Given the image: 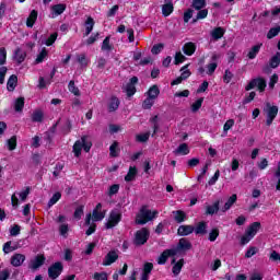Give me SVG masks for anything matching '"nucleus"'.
Segmentation results:
<instances>
[{
	"instance_id": "1",
	"label": "nucleus",
	"mask_w": 280,
	"mask_h": 280,
	"mask_svg": "<svg viewBox=\"0 0 280 280\" xmlns=\"http://www.w3.org/2000/svg\"><path fill=\"white\" fill-rule=\"evenodd\" d=\"M156 215H159V211H153L148 209V207L143 206L139 213L136 217V224H148V222H152V220H154V218H156Z\"/></svg>"
},
{
	"instance_id": "2",
	"label": "nucleus",
	"mask_w": 280,
	"mask_h": 280,
	"mask_svg": "<svg viewBox=\"0 0 280 280\" xmlns=\"http://www.w3.org/2000/svg\"><path fill=\"white\" fill-rule=\"evenodd\" d=\"M93 143H91V141L88 140L86 136H83L80 140H77L73 144V153L74 156H80V154H82V148L84 150V152H91V148H92Z\"/></svg>"
},
{
	"instance_id": "3",
	"label": "nucleus",
	"mask_w": 280,
	"mask_h": 280,
	"mask_svg": "<svg viewBox=\"0 0 280 280\" xmlns=\"http://www.w3.org/2000/svg\"><path fill=\"white\" fill-rule=\"evenodd\" d=\"M264 113L266 114L267 117V126H272V121H275L277 115H279V107L271 105L270 103H267L266 107L264 108Z\"/></svg>"
},
{
	"instance_id": "4",
	"label": "nucleus",
	"mask_w": 280,
	"mask_h": 280,
	"mask_svg": "<svg viewBox=\"0 0 280 280\" xmlns=\"http://www.w3.org/2000/svg\"><path fill=\"white\" fill-rule=\"evenodd\" d=\"M121 222V212L119 210H112L109 218L105 223V229H115Z\"/></svg>"
},
{
	"instance_id": "5",
	"label": "nucleus",
	"mask_w": 280,
	"mask_h": 280,
	"mask_svg": "<svg viewBox=\"0 0 280 280\" xmlns=\"http://www.w3.org/2000/svg\"><path fill=\"white\" fill-rule=\"evenodd\" d=\"M266 79L264 78H256L253 79L245 88L246 91H252V89L258 88V91L260 93H264L266 91Z\"/></svg>"
},
{
	"instance_id": "6",
	"label": "nucleus",
	"mask_w": 280,
	"mask_h": 280,
	"mask_svg": "<svg viewBox=\"0 0 280 280\" xmlns=\"http://www.w3.org/2000/svg\"><path fill=\"white\" fill-rule=\"evenodd\" d=\"M31 188L26 187L25 190H22L21 192H14L11 196V205L16 209L19 207V198L21 199L22 202H25L27 200V196H30Z\"/></svg>"
},
{
	"instance_id": "7",
	"label": "nucleus",
	"mask_w": 280,
	"mask_h": 280,
	"mask_svg": "<svg viewBox=\"0 0 280 280\" xmlns=\"http://www.w3.org/2000/svg\"><path fill=\"white\" fill-rule=\"evenodd\" d=\"M150 237V231L148 229L142 228L141 230L136 232L135 244L136 246H143L148 238Z\"/></svg>"
},
{
	"instance_id": "8",
	"label": "nucleus",
	"mask_w": 280,
	"mask_h": 280,
	"mask_svg": "<svg viewBox=\"0 0 280 280\" xmlns=\"http://www.w3.org/2000/svg\"><path fill=\"white\" fill-rule=\"evenodd\" d=\"M63 266L62 262L57 261L55 264H52L49 268H48V277L49 279H57L59 277V275H62V270H63Z\"/></svg>"
},
{
	"instance_id": "9",
	"label": "nucleus",
	"mask_w": 280,
	"mask_h": 280,
	"mask_svg": "<svg viewBox=\"0 0 280 280\" xmlns=\"http://www.w3.org/2000/svg\"><path fill=\"white\" fill-rule=\"evenodd\" d=\"M175 252V255H180V253H185L186 250H191V242L187 238H180L177 246L172 248Z\"/></svg>"
},
{
	"instance_id": "10",
	"label": "nucleus",
	"mask_w": 280,
	"mask_h": 280,
	"mask_svg": "<svg viewBox=\"0 0 280 280\" xmlns=\"http://www.w3.org/2000/svg\"><path fill=\"white\" fill-rule=\"evenodd\" d=\"M137 82H139V78L132 77L130 79L129 83H127V85L125 86V92L127 93L128 97H132V95H135V93H137V88L135 86V84H137Z\"/></svg>"
},
{
	"instance_id": "11",
	"label": "nucleus",
	"mask_w": 280,
	"mask_h": 280,
	"mask_svg": "<svg viewBox=\"0 0 280 280\" xmlns=\"http://www.w3.org/2000/svg\"><path fill=\"white\" fill-rule=\"evenodd\" d=\"M168 257H176V252H174L172 248L171 249H165L160 257L158 258V264L160 266H163L167 262Z\"/></svg>"
},
{
	"instance_id": "12",
	"label": "nucleus",
	"mask_w": 280,
	"mask_h": 280,
	"mask_svg": "<svg viewBox=\"0 0 280 280\" xmlns=\"http://www.w3.org/2000/svg\"><path fill=\"white\" fill-rule=\"evenodd\" d=\"M51 12H50V19H56L57 16H60L67 10V4H55L51 7Z\"/></svg>"
},
{
	"instance_id": "13",
	"label": "nucleus",
	"mask_w": 280,
	"mask_h": 280,
	"mask_svg": "<svg viewBox=\"0 0 280 280\" xmlns=\"http://www.w3.org/2000/svg\"><path fill=\"white\" fill-rule=\"evenodd\" d=\"M24 261H25V255L23 254H14L10 259V264L14 268H19L23 266Z\"/></svg>"
},
{
	"instance_id": "14",
	"label": "nucleus",
	"mask_w": 280,
	"mask_h": 280,
	"mask_svg": "<svg viewBox=\"0 0 280 280\" xmlns=\"http://www.w3.org/2000/svg\"><path fill=\"white\" fill-rule=\"evenodd\" d=\"M119 259V255L115 250H110L103 260V266H110Z\"/></svg>"
},
{
	"instance_id": "15",
	"label": "nucleus",
	"mask_w": 280,
	"mask_h": 280,
	"mask_svg": "<svg viewBox=\"0 0 280 280\" xmlns=\"http://www.w3.org/2000/svg\"><path fill=\"white\" fill-rule=\"evenodd\" d=\"M25 58H27V52H25V50H23L21 48L15 49V51L13 54V60L18 65H22V62H25Z\"/></svg>"
},
{
	"instance_id": "16",
	"label": "nucleus",
	"mask_w": 280,
	"mask_h": 280,
	"mask_svg": "<svg viewBox=\"0 0 280 280\" xmlns=\"http://www.w3.org/2000/svg\"><path fill=\"white\" fill-rule=\"evenodd\" d=\"M194 231V225H180L177 230V235H179L180 237H187V235H191Z\"/></svg>"
},
{
	"instance_id": "17",
	"label": "nucleus",
	"mask_w": 280,
	"mask_h": 280,
	"mask_svg": "<svg viewBox=\"0 0 280 280\" xmlns=\"http://www.w3.org/2000/svg\"><path fill=\"white\" fill-rule=\"evenodd\" d=\"M43 264H45V256L38 255L33 260H31L30 268L32 270H38Z\"/></svg>"
},
{
	"instance_id": "18",
	"label": "nucleus",
	"mask_w": 280,
	"mask_h": 280,
	"mask_svg": "<svg viewBox=\"0 0 280 280\" xmlns=\"http://www.w3.org/2000/svg\"><path fill=\"white\" fill-rule=\"evenodd\" d=\"M171 264H174L172 269L173 275H175V277H178V275H180V270H183V266H185V259H179L176 262V258H173Z\"/></svg>"
},
{
	"instance_id": "19",
	"label": "nucleus",
	"mask_w": 280,
	"mask_h": 280,
	"mask_svg": "<svg viewBox=\"0 0 280 280\" xmlns=\"http://www.w3.org/2000/svg\"><path fill=\"white\" fill-rule=\"evenodd\" d=\"M119 98H117V96H112L107 105L108 113H115V110L119 108Z\"/></svg>"
},
{
	"instance_id": "20",
	"label": "nucleus",
	"mask_w": 280,
	"mask_h": 280,
	"mask_svg": "<svg viewBox=\"0 0 280 280\" xmlns=\"http://www.w3.org/2000/svg\"><path fill=\"white\" fill-rule=\"evenodd\" d=\"M259 229H261V223L254 222L247 228L245 233L249 234L252 237H255V235H257V233L259 232Z\"/></svg>"
},
{
	"instance_id": "21",
	"label": "nucleus",
	"mask_w": 280,
	"mask_h": 280,
	"mask_svg": "<svg viewBox=\"0 0 280 280\" xmlns=\"http://www.w3.org/2000/svg\"><path fill=\"white\" fill-rule=\"evenodd\" d=\"M183 51L186 56H194L196 54V44L188 42L183 46Z\"/></svg>"
},
{
	"instance_id": "22",
	"label": "nucleus",
	"mask_w": 280,
	"mask_h": 280,
	"mask_svg": "<svg viewBox=\"0 0 280 280\" xmlns=\"http://www.w3.org/2000/svg\"><path fill=\"white\" fill-rule=\"evenodd\" d=\"M262 45H264V44H257V45L253 46V47L249 49L248 54H247V58H248L249 60H255V58H257V54H259V51H260Z\"/></svg>"
},
{
	"instance_id": "23",
	"label": "nucleus",
	"mask_w": 280,
	"mask_h": 280,
	"mask_svg": "<svg viewBox=\"0 0 280 280\" xmlns=\"http://www.w3.org/2000/svg\"><path fill=\"white\" fill-rule=\"evenodd\" d=\"M85 25V33L84 36H89L91 32H93V27H95V20L93 18L89 16L84 23Z\"/></svg>"
},
{
	"instance_id": "24",
	"label": "nucleus",
	"mask_w": 280,
	"mask_h": 280,
	"mask_svg": "<svg viewBox=\"0 0 280 280\" xmlns=\"http://www.w3.org/2000/svg\"><path fill=\"white\" fill-rule=\"evenodd\" d=\"M91 213L86 214L85 218V224L86 226H90L86 232L85 235H93V233H95V229L97 228V225H95V223L91 224Z\"/></svg>"
},
{
	"instance_id": "25",
	"label": "nucleus",
	"mask_w": 280,
	"mask_h": 280,
	"mask_svg": "<svg viewBox=\"0 0 280 280\" xmlns=\"http://www.w3.org/2000/svg\"><path fill=\"white\" fill-rule=\"evenodd\" d=\"M220 211V201H215L212 206L206 207V215H214Z\"/></svg>"
},
{
	"instance_id": "26",
	"label": "nucleus",
	"mask_w": 280,
	"mask_h": 280,
	"mask_svg": "<svg viewBox=\"0 0 280 280\" xmlns=\"http://www.w3.org/2000/svg\"><path fill=\"white\" fill-rule=\"evenodd\" d=\"M37 19L38 12L36 10H33L26 20V27H34V23H36Z\"/></svg>"
},
{
	"instance_id": "27",
	"label": "nucleus",
	"mask_w": 280,
	"mask_h": 280,
	"mask_svg": "<svg viewBox=\"0 0 280 280\" xmlns=\"http://www.w3.org/2000/svg\"><path fill=\"white\" fill-rule=\"evenodd\" d=\"M235 202H237V195H232L228 201L225 202L224 207L221 209V211L224 213L226 211H229V209H231L233 207V205H235Z\"/></svg>"
},
{
	"instance_id": "28",
	"label": "nucleus",
	"mask_w": 280,
	"mask_h": 280,
	"mask_svg": "<svg viewBox=\"0 0 280 280\" xmlns=\"http://www.w3.org/2000/svg\"><path fill=\"white\" fill-rule=\"evenodd\" d=\"M18 82H19V78L16 77V74H12L7 82L8 91H14V89H16Z\"/></svg>"
},
{
	"instance_id": "29",
	"label": "nucleus",
	"mask_w": 280,
	"mask_h": 280,
	"mask_svg": "<svg viewBox=\"0 0 280 280\" xmlns=\"http://www.w3.org/2000/svg\"><path fill=\"white\" fill-rule=\"evenodd\" d=\"M194 231L196 235H207V222H199Z\"/></svg>"
},
{
	"instance_id": "30",
	"label": "nucleus",
	"mask_w": 280,
	"mask_h": 280,
	"mask_svg": "<svg viewBox=\"0 0 280 280\" xmlns=\"http://www.w3.org/2000/svg\"><path fill=\"white\" fill-rule=\"evenodd\" d=\"M25 107V98L24 97H19L14 102V110L15 113H23V108Z\"/></svg>"
},
{
	"instance_id": "31",
	"label": "nucleus",
	"mask_w": 280,
	"mask_h": 280,
	"mask_svg": "<svg viewBox=\"0 0 280 280\" xmlns=\"http://www.w3.org/2000/svg\"><path fill=\"white\" fill-rule=\"evenodd\" d=\"M136 176H137V167L130 166L127 175L125 176L126 183H130L135 180Z\"/></svg>"
},
{
	"instance_id": "32",
	"label": "nucleus",
	"mask_w": 280,
	"mask_h": 280,
	"mask_svg": "<svg viewBox=\"0 0 280 280\" xmlns=\"http://www.w3.org/2000/svg\"><path fill=\"white\" fill-rule=\"evenodd\" d=\"M161 93V91L159 90V86L153 85L149 89V91L147 92L148 97H150L151 100H156V97H159V94Z\"/></svg>"
},
{
	"instance_id": "33",
	"label": "nucleus",
	"mask_w": 280,
	"mask_h": 280,
	"mask_svg": "<svg viewBox=\"0 0 280 280\" xmlns=\"http://www.w3.org/2000/svg\"><path fill=\"white\" fill-rule=\"evenodd\" d=\"M175 154H182L183 156L189 154V147L187 143H182L179 147L174 151Z\"/></svg>"
},
{
	"instance_id": "34",
	"label": "nucleus",
	"mask_w": 280,
	"mask_h": 280,
	"mask_svg": "<svg viewBox=\"0 0 280 280\" xmlns=\"http://www.w3.org/2000/svg\"><path fill=\"white\" fill-rule=\"evenodd\" d=\"M211 36H212L213 40H220V38H222V36H224V28H222V27H215V28L211 32Z\"/></svg>"
},
{
	"instance_id": "35",
	"label": "nucleus",
	"mask_w": 280,
	"mask_h": 280,
	"mask_svg": "<svg viewBox=\"0 0 280 280\" xmlns=\"http://www.w3.org/2000/svg\"><path fill=\"white\" fill-rule=\"evenodd\" d=\"M92 217H93V222H102V220L106 218V212H102L100 210H93Z\"/></svg>"
},
{
	"instance_id": "36",
	"label": "nucleus",
	"mask_w": 280,
	"mask_h": 280,
	"mask_svg": "<svg viewBox=\"0 0 280 280\" xmlns=\"http://www.w3.org/2000/svg\"><path fill=\"white\" fill-rule=\"evenodd\" d=\"M68 90L70 91V93L74 94L77 97H80V89L75 86V81L69 82Z\"/></svg>"
},
{
	"instance_id": "37",
	"label": "nucleus",
	"mask_w": 280,
	"mask_h": 280,
	"mask_svg": "<svg viewBox=\"0 0 280 280\" xmlns=\"http://www.w3.org/2000/svg\"><path fill=\"white\" fill-rule=\"evenodd\" d=\"M174 12V5L172 3H166L162 7V14L164 16H170Z\"/></svg>"
},
{
	"instance_id": "38",
	"label": "nucleus",
	"mask_w": 280,
	"mask_h": 280,
	"mask_svg": "<svg viewBox=\"0 0 280 280\" xmlns=\"http://www.w3.org/2000/svg\"><path fill=\"white\" fill-rule=\"evenodd\" d=\"M174 220L180 224V222H185V212L178 210V211H173Z\"/></svg>"
},
{
	"instance_id": "39",
	"label": "nucleus",
	"mask_w": 280,
	"mask_h": 280,
	"mask_svg": "<svg viewBox=\"0 0 280 280\" xmlns=\"http://www.w3.org/2000/svg\"><path fill=\"white\" fill-rule=\"evenodd\" d=\"M102 51H110L113 49V45H110V36H107L102 44Z\"/></svg>"
},
{
	"instance_id": "40",
	"label": "nucleus",
	"mask_w": 280,
	"mask_h": 280,
	"mask_svg": "<svg viewBox=\"0 0 280 280\" xmlns=\"http://www.w3.org/2000/svg\"><path fill=\"white\" fill-rule=\"evenodd\" d=\"M280 65V52H277L271 59H270V68L277 69Z\"/></svg>"
},
{
	"instance_id": "41",
	"label": "nucleus",
	"mask_w": 280,
	"mask_h": 280,
	"mask_svg": "<svg viewBox=\"0 0 280 280\" xmlns=\"http://www.w3.org/2000/svg\"><path fill=\"white\" fill-rule=\"evenodd\" d=\"M279 33H280V26L272 27L267 33V38L271 40V38H275V36H279Z\"/></svg>"
},
{
	"instance_id": "42",
	"label": "nucleus",
	"mask_w": 280,
	"mask_h": 280,
	"mask_svg": "<svg viewBox=\"0 0 280 280\" xmlns=\"http://www.w3.org/2000/svg\"><path fill=\"white\" fill-rule=\"evenodd\" d=\"M202 102H205V98H198L192 105H191V110L192 113H198L200 108H202Z\"/></svg>"
},
{
	"instance_id": "43",
	"label": "nucleus",
	"mask_w": 280,
	"mask_h": 280,
	"mask_svg": "<svg viewBox=\"0 0 280 280\" xmlns=\"http://www.w3.org/2000/svg\"><path fill=\"white\" fill-rule=\"evenodd\" d=\"M207 5V0H194L192 1V8L195 10H202Z\"/></svg>"
},
{
	"instance_id": "44",
	"label": "nucleus",
	"mask_w": 280,
	"mask_h": 280,
	"mask_svg": "<svg viewBox=\"0 0 280 280\" xmlns=\"http://www.w3.org/2000/svg\"><path fill=\"white\" fill-rule=\"evenodd\" d=\"M47 58V49L43 48L42 51L37 55L35 60L36 65H40Z\"/></svg>"
},
{
	"instance_id": "45",
	"label": "nucleus",
	"mask_w": 280,
	"mask_h": 280,
	"mask_svg": "<svg viewBox=\"0 0 280 280\" xmlns=\"http://www.w3.org/2000/svg\"><path fill=\"white\" fill-rule=\"evenodd\" d=\"M60 198H62V194L55 192L52 195V197L50 198V200L48 201V207H54V205H56V202H58V200H60Z\"/></svg>"
},
{
	"instance_id": "46",
	"label": "nucleus",
	"mask_w": 280,
	"mask_h": 280,
	"mask_svg": "<svg viewBox=\"0 0 280 280\" xmlns=\"http://www.w3.org/2000/svg\"><path fill=\"white\" fill-rule=\"evenodd\" d=\"M189 65H186L184 66L182 69H180V78L182 80H187V78H189V75H191V71H189Z\"/></svg>"
},
{
	"instance_id": "47",
	"label": "nucleus",
	"mask_w": 280,
	"mask_h": 280,
	"mask_svg": "<svg viewBox=\"0 0 280 280\" xmlns=\"http://www.w3.org/2000/svg\"><path fill=\"white\" fill-rule=\"evenodd\" d=\"M43 112L42 110H35L32 115V121L40 122L43 121Z\"/></svg>"
},
{
	"instance_id": "48",
	"label": "nucleus",
	"mask_w": 280,
	"mask_h": 280,
	"mask_svg": "<svg viewBox=\"0 0 280 280\" xmlns=\"http://www.w3.org/2000/svg\"><path fill=\"white\" fill-rule=\"evenodd\" d=\"M152 106H154V98L148 96L142 104V108L149 110V108H152Z\"/></svg>"
},
{
	"instance_id": "49",
	"label": "nucleus",
	"mask_w": 280,
	"mask_h": 280,
	"mask_svg": "<svg viewBox=\"0 0 280 280\" xmlns=\"http://www.w3.org/2000/svg\"><path fill=\"white\" fill-rule=\"evenodd\" d=\"M219 236H220V230L213 229L209 233L208 240H209V242H215V240H218Z\"/></svg>"
},
{
	"instance_id": "50",
	"label": "nucleus",
	"mask_w": 280,
	"mask_h": 280,
	"mask_svg": "<svg viewBox=\"0 0 280 280\" xmlns=\"http://www.w3.org/2000/svg\"><path fill=\"white\" fill-rule=\"evenodd\" d=\"M14 250H16V248L12 247V241H9V242L4 243V245H3L4 255H8V254H10Z\"/></svg>"
},
{
	"instance_id": "51",
	"label": "nucleus",
	"mask_w": 280,
	"mask_h": 280,
	"mask_svg": "<svg viewBox=\"0 0 280 280\" xmlns=\"http://www.w3.org/2000/svg\"><path fill=\"white\" fill-rule=\"evenodd\" d=\"M8 148L9 150H16V136H12L8 141Z\"/></svg>"
},
{
	"instance_id": "52",
	"label": "nucleus",
	"mask_w": 280,
	"mask_h": 280,
	"mask_svg": "<svg viewBox=\"0 0 280 280\" xmlns=\"http://www.w3.org/2000/svg\"><path fill=\"white\" fill-rule=\"evenodd\" d=\"M233 126H235L234 119L226 120V122L223 126V132L226 135V132H229V130H231Z\"/></svg>"
},
{
	"instance_id": "53",
	"label": "nucleus",
	"mask_w": 280,
	"mask_h": 280,
	"mask_svg": "<svg viewBox=\"0 0 280 280\" xmlns=\"http://www.w3.org/2000/svg\"><path fill=\"white\" fill-rule=\"evenodd\" d=\"M82 215H84V207H78L74 211L73 218H75V220H81Z\"/></svg>"
},
{
	"instance_id": "54",
	"label": "nucleus",
	"mask_w": 280,
	"mask_h": 280,
	"mask_svg": "<svg viewBox=\"0 0 280 280\" xmlns=\"http://www.w3.org/2000/svg\"><path fill=\"white\" fill-rule=\"evenodd\" d=\"M118 143L114 142L110 147H109V154L113 158L119 156V153L117 152V148H118Z\"/></svg>"
},
{
	"instance_id": "55",
	"label": "nucleus",
	"mask_w": 280,
	"mask_h": 280,
	"mask_svg": "<svg viewBox=\"0 0 280 280\" xmlns=\"http://www.w3.org/2000/svg\"><path fill=\"white\" fill-rule=\"evenodd\" d=\"M8 58V51L4 47L0 48V67L1 65H5V60Z\"/></svg>"
},
{
	"instance_id": "56",
	"label": "nucleus",
	"mask_w": 280,
	"mask_h": 280,
	"mask_svg": "<svg viewBox=\"0 0 280 280\" xmlns=\"http://www.w3.org/2000/svg\"><path fill=\"white\" fill-rule=\"evenodd\" d=\"M137 141H139L140 143H145V141H148V139H150V132H145V133H140L136 137Z\"/></svg>"
},
{
	"instance_id": "57",
	"label": "nucleus",
	"mask_w": 280,
	"mask_h": 280,
	"mask_svg": "<svg viewBox=\"0 0 280 280\" xmlns=\"http://www.w3.org/2000/svg\"><path fill=\"white\" fill-rule=\"evenodd\" d=\"M10 235L12 237H16V235H21V225H13L10 230Z\"/></svg>"
},
{
	"instance_id": "58",
	"label": "nucleus",
	"mask_w": 280,
	"mask_h": 280,
	"mask_svg": "<svg viewBox=\"0 0 280 280\" xmlns=\"http://www.w3.org/2000/svg\"><path fill=\"white\" fill-rule=\"evenodd\" d=\"M208 14H209V10H207V9H200V10L198 11V13H197V21H200V20H202V19H207Z\"/></svg>"
},
{
	"instance_id": "59",
	"label": "nucleus",
	"mask_w": 280,
	"mask_h": 280,
	"mask_svg": "<svg viewBox=\"0 0 280 280\" xmlns=\"http://www.w3.org/2000/svg\"><path fill=\"white\" fill-rule=\"evenodd\" d=\"M254 236H250V234H247V232H245V234L241 237V244L242 246H246V244H248V242H250V240H253Z\"/></svg>"
},
{
	"instance_id": "60",
	"label": "nucleus",
	"mask_w": 280,
	"mask_h": 280,
	"mask_svg": "<svg viewBox=\"0 0 280 280\" xmlns=\"http://www.w3.org/2000/svg\"><path fill=\"white\" fill-rule=\"evenodd\" d=\"M11 271L10 269H3L0 271V280H9Z\"/></svg>"
},
{
	"instance_id": "61",
	"label": "nucleus",
	"mask_w": 280,
	"mask_h": 280,
	"mask_svg": "<svg viewBox=\"0 0 280 280\" xmlns=\"http://www.w3.org/2000/svg\"><path fill=\"white\" fill-rule=\"evenodd\" d=\"M186 57L183 55V52H176L175 54V65H180V62H185Z\"/></svg>"
},
{
	"instance_id": "62",
	"label": "nucleus",
	"mask_w": 280,
	"mask_h": 280,
	"mask_svg": "<svg viewBox=\"0 0 280 280\" xmlns=\"http://www.w3.org/2000/svg\"><path fill=\"white\" fill-rule=\"evenodd\" d=\"M254 255H257V247H249L245 254V257L250 259V257H254Z\"/></svg>"
},
{
	"instance_id": "63",
	"label": "nucleus",
	"mask_w": 280,
	"mask_h": 280,
	"mask_svg": "<svg viewBox=\"0 0 280 280\" xmlns=\"http://www.w3.org/2000/svg\"><path fill=\"white\" fill-rule=\"evenodd\" d=\"M119 192V185L114 184L109 187L108 196H115V194Z\"/></svg>"
},
{
	"instance_id": "64",
	"label": "nucleus",
	"mask_w": 280,
	"mask_h": 280,
	"mask_svg": "<svg viewBox=\"0 0 280 280\" xmlns=\"http://www.w3.org/2000/svg\"><path fill=\"white\" fill-rule=\"evenodd\" d=\"M94 279L95 280H108V276L106 275V272H95Z\"/></svg>"
}]
</instances>
